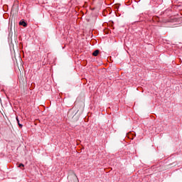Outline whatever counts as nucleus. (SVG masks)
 <instances>
[{
	"label": "nucleus",
	"instance_id": "nucleus-1",
	"mask_svg": "<svg viewBox=\"0 0 182 182\" xmlns=\"http://www.w3.org/2000/svg\"><path fill=\"white\" fill-rule=\"evenodd\" d=\"M100 51L99 50H95L93 53H92V56H97V55H99V53Z\"/></svg>",
	"mask_w": 182,
	"mask_h": 182
},
{
	"label": "nucleus",
	"instance_id": "nucleus-2",
	"mask_svg": "<svg viewBox=\"0 0 182 182\" xmlns=\"http://www.w3.org/2000/svg\"><path fill=\"white\" fill-rule=\"evenodd\" d=\"M19 25H21L22 26L26 27L28 24L25 21H20Z\"/></svg>",
	"mask_w": 182,
	"mask_h": 182
},
{
	"label": "nucleus",
	"instance_id": "nucleus-3",
	"mask_svg": "<svg viewBox=\"0 0 182 182\" xmlns=\"http://www.w3.org/2000/svg\"><path fill=\"white\" fill-rule=\"evenodd\" d=\"M24 166H25V165H23V164H20L18 166V167H24Z\"/></svg>",
	"mask_w": 182,
	"mask_h": 182
},
{
	"label": "nucleus",
	"instance_id": "nucleus-4",
	"mask_svg": "<svg viewBox=\"0 0 182 182\" xmlns=\"http://www.w3.org/2000/svg\"><path fill=\"white\" fill-rule=\"evenodd\" d=\"M18 124L19 127H21V128L23 127V125H22L21 123H18Z\"/></svg>",
	"mask_w": 182,
	"mask_h": 182
},
{
	"label": "nucleus",
	"instance_id": "nucleus-5",
	"mask_svg": "<svg viewBox=\"0 0 182 182\" xmlns=\"http://www.w3.org/2000/svg\"><path fill=\"white\" fill-rule=\"evenodd\" d=\"M16 122H17L18 124H19V119L18 117H16Z\"/></svg>",
	"mask_w": 182,
	"mask_h": 182
}]
</instances>
